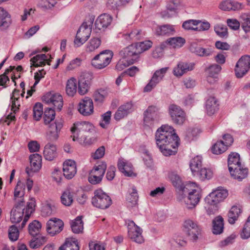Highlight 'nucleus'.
Returning a JSON list of instances; mask_svg holds the SVG:
<instances>
[{"instance_id":"59","label":"nucleus","mask_w":250,"mask_h":250,"mask_svg":"<svg viewBox=\"0 0 250 250\" xmlns=\"http://www.w3.org/2000/svg\"><path fill=\"white\" fill-rule=\"evenodd\" d=\"M181 0H170L167 5V9L174 14L177 13L179 7L181 4Z\"/></svg>"},{"instance_id":"18","label":"nucleus","mask_w":250,"mask_h":250,"mask_svg":"<svg viewBox=\"0 0 250 250\" xmlns=\"http://www.w3.org/2000/svg\"><path fill=\"white\" fill-rule=\"evenodd\" d=\"M94 21V17L91 16L82 24L77 33L78 37L81 36L86 40H88L91 34Z\"/></svg>"},{"instance_id":"61","label":"nucleus","mask_w":250,"mask_h":250,"mask_svg":"<svg viewBox=\"0 0 250 250\" xmlns=\"http://www.w3.org/2000/svg\"><path fill=\"white\" fill-rule=\"evenodd\" d=\"M199 21L190 20L185 21L182 25L183 27L187 30H196L197 28L195 27L198 25Z\"/></svg>"},{"instance_id":"50","label":"nucleus","mask_w":250,"mask_h":250,"mask_svg":"<svg viewBox=\"0 0 250 250\" xmlns=\"http://www.w3.org/2000/svg\"><path fill=\"white\" fill-rule=\"evenodd\" d=\"M228 149V147L224 145L223 141H217L212 147L211 151L215 154H220Z\"/></svg>"},{"instance_id":"22","label":"nucleus","mask_w":250,"mask_h":250,"mask_svg":"<svg viewBox=\"0 0 250 250\" xmlns=\"http://www.w3.org/2000/svg\"><path fill=\"white\" fill-rule=\"evenodd\" d=\"M134 110L133 105L131 102H127L121 105L114 114V119L117 121L126 117Z\"/></svg>"},{"instance_id":"56","label":"nucleus","mask_w":250,"mask_h":250,"mask_svg":"<svg viewBox=\"0 0 250 250\" xmlns=\"http://www.w3.org/2000/svg\"><path fill=\"white\" fill-rule=\"evenodd\" d=\"M214 31L220 38H227L228 36L227 27L223 24H217L214 26Z\"/></svg>"},{"instance_id":"38","label":"nucleus","mask_w":250,"mask_h":250,"mask_svg":"<svg viewBox=\"0 0 250 250\" xmlns=\"http://www.w3.org/2000/svg\"><path fill=\"white\" fill-rule=\"evenodd\" d=\"M242 213L241 209L237 206H233L229 211L228 216V222L231 224H233L238 219Z\"/></svg>"},{"instance_id":"39","label":"nucleus","mask_w":250,"mask_h":250,"mask_svg":"<svg viewBox=\"0 0 250 250\" xmlns=\"http://www.w3.org/2000/svg\"><path fill=\"white\" fill-rule=\"evenodd\" d=\"M66 93L70 97H73L77 91V80L75 78L72 77L67 80L66 85Z\"/></svg>"},{"instance_id":"1","label":"nucleus","mask_w":250,"mask_h":250,"mask_svg":"<svg viewBox=\"0 0 250 250\" xmlns=\"http://www.w3.org/2000/svg\"><path fill=\"white\" fill-rule=\"evenodd\" d=\"M157 146L166 156L174 155L177 151L179 138L173 127L167 125H162L155 133Z\"/></svg>"},{"instance_id":"28","label":"nucleus","mask_w":250,"mask_h":250,"mask_svg":"<svg viewBox=\"0 0 250 250\" xmlns=\"http://www.w3.org/2000/svg\"><path fill=\"white\" fill-rule=\"evenodd\" d=\"M219 7L224 11H236L242 9L244 5L242 3L237 1L225 0L220 3Z\"/></svg>"},{"instance_id":"62","label":"nucleus","mask_w":250,"mask_h":250,"mask_svg":"<svg viewBox=\"0 0 250 250\" xmlns=\"http://www.w3.org/2000/svg\"><path fill=\"white\" fill-rule=\"evenodd\" d=\"M241 236L243 239H248L250 237V216L244 226Z\"/></svg>"},{"instance_id":"5","label":"nucleus","mask_w":250,"mask_h":250,"mask_svg":"<svg viewBox=\"0 0 250 250\" xmlns=\"http://www.w3.org/2000/svg\"><path fill=\"white\" fill-rule=\"evenodd\" d=\"M92 205L99 208L105 209L112 204L110 197L102 189L95 190L94 196L92 198Z\"/></svg>"},{"instance_id":"13","label":"nucleus","mask_w":250,"mask_h":250,"mask_svg":"<svg viewBox=\"0 0 250 250\" xmlns=\"http://www.w3.org/2000/svg\"><path fill=\"white\" fill-rule=\"evenodd\" d=\"M228 195V192L226 189L218 188L208 195L205 201L210 205H215L223 201Z\"/></svg>"},{"instance_id":"57","label":"nucleus","mask_w":250,"mask_h":250,"mask_svg":"<svg viewBox=\"0 0 250 250\" xmlns=\"http://www.w3.org/2000/svg\"><path fill=\"white\" fill-rule=\"evenodd\" d=\"M48 125V130L60 132L63 126V122L61 119H56L55 121L52 122Z\"/></svg>"},{"instance_id":"42","label":"nucleus","mask_w":250,"mask_h":250,"mask_svg":"<svg viewBox=\"0 0 250 250\" xmlns=\"http://www.w3.org/2000/svg\"><path fill=\"white\" fill-rule=\"evenodd\" d=\"M128 194L126 196V201L133 207L137 204L138 196L136 188L133 186L128 190Z\"/></svg>"},{"instance_id":"29","label":"nucleus","mask_w":250,"mask_h":250,"mask_svg":"<svg viewBox=\"0 0 250 250\" xmlns=\"http://www.w3.org/2000/svg\"><path fill=\"white\" fill-rule=\"evenodd\" d=\"M118 167L120 171L124 173L125 175L129 177L136 176V174L133 172L131 164L120 160L118 163Z\"/></svg>"},{"instance_id":"27","label":"nucleus","mask_w":250,"mask_h":250,"mask_svg":"<svg viewBox=\"0 0 250 250\" xmlns=\"http://www.w3.org/2000/svg\"><path fill=\"white\" fill-rule=\"evenodd\" d=\"M112 21L111 16L107 14L101 15L95 21L96 28L99 30L106 28L109 26Z\"/></svg>"},{"instance_id":"58","label":"nucleus","mask_w":250,"mask_h":250,"mask_svg":"<svg viewBox=\"0 0 250 250\" xmlns=\"http://www.w3.org/2000/svg\"><path fill=\"white\" fill-rule=\"evenodd\" d=\"M139 54L149 49L152 45V42L150 41H146L138 42L135 44Z\"/></svg>"},{"instance_id":"32","label":"nucleus","mask_w":250,"mask_h":250,"mask_svg":"<svg viewBox=\"0 0 250 250\" xmlns=\"http://www.w3.org/2000/svg\"><path fill=\"white\" fill-rule=\"evenodd\" d=\"M190 51L200 57H207L212 55L213 51L211 48H203L198 46L191 45Z\"/></svg>"},{"instance_id":"10","label":"nucleus","mask_w":250,"mask_h":250,"mask_svg":"<svg viewBox=\"0 0 250 250\" xmlns=\"http://www.w3.org/2000/svg\"><path fill=\"white\" fill-rule=\"evenodd\" d=\"M168 67H164L158 69L154 73L148 83L144 88V92H149L163 79Z\"/></svg>"},{"instance_id":"44","label":"nucleus","mask_w":250,"mask_h":250,"mask_svg":"<svg viewBox=\"0 0 250 250\" xmlns=\"http://www.w3.org/2000/svg\"><path fill=\"white\" fill-rule=\"evenodd\" d=\"M62 203L65 206H70L73 201V192L69 189L65 190L61 197Z\"/></svg>"},{"instance_id":"20","label":"nucleus","mask_w":250,"mask_h":250,"mask_svg":"<svg viewBox=\"0 0 250 250\" xmlns=\"http://www.w3.org/2000/svg\"><path fill=\"white\" fill-rule=\"evenodd\" d=\"M30 167L26 168V171L28 175L31 172H36L39 171L42 167V156L38 153L30 155L29 157Z\"/></svg>"},{"instance_id":"51","label":"nucleus","mask_w":250,"mask_h":250,"mask_svg":"<svg viewBox=\"0 0 250 250\" xmlns=\"http://www.w3.org/2000/svg\"><path fill=\"white\" fill-rule=\"evenodd\" d=\"M101 44V40L99 38H93L86 45V51L92 52L97 49Z\"/></svg>"},{"instance_id":"16","label":"nucleus","mask_w":250,"mask_h":250,"mask_svg":"<svg viewBox=\"0 0 250 250\" xmlns=\"http://www.w3.org/2000/svg\"><path fill=\"white\" fill-rule=\"evenodd\" d=\"M63 225V222L60 219H50L46 223V231L51 236H53L62 230Z\"/></svg>"},{"instance_id":"25","label":"nucleus","mask_w":250,"mask_h":250,"mask_svg":"<svg viewBox=\"0 0 250 250\" xmlns=\"http://www.w3.org/2000/svg\"><path fill=\"white\" fill-rule=\"evenodd\" d=\"M12 23L11 16L9 12L2 7H0V28L7 29Z\"/></svg>"},{"instance_id":"23","label":"nucleus","mask_w":250,"mask_h":250,"mask_svg":"<svg viewBox=\"0 0 250 250\" xmlns=\"http://www.w3.org/2000/svg\"><path fill=\"white\" fill-rule=\"evenodd\" d=\"M63 171L65 178L68 179L72 178L77 172L75 162L72 160L65 161L63 165Z\"/></svg>"},{"instance_id":"47","label":"nucleus","mask_w":250,"mask_h":250,"mask_svg":"<svg viewBox=\"0 0 250 250\" xmlns=\"http://www.w3.org/2000/svg\"><path fill=\"white\" fill-rule=\"evenodd\" d=\"M46 241V238L45 236L38 235L36 238H33L29 242V245L32 249H35L42 245Z\"/></svg>"},{"instance_id":"3","label":"nucleus","mask_w":250,"mask_h":250,"mask_svg":"<svg viewBox=\"0 0 250 250\" xmlns=\"http://www.w3.org/2000/svg\"><path fill=\"white\" fill-rule=\"evenodd\" d=\"M201 198V189L194 183L185 185L183 191L179 195V199L183 202L188 209L194 208Z\"/></svg>"},{"instance_id":"36","label":"nucleus","mask_w":250,"mask_h":250,"mask_svg":"<svg viewBox=\"0 0 250 250\" xmlns=\"http://www.w3.org/2000/svg\"><path fill=\"white\" fill-rule=\"evenodd\" d=\"M175 30L173 25L165 24L157 28L156 32L157 35L170 36L174 34Z\"/></svg>"},{"instance_id":"31","label":"nucleus","mask_w":250,"mask_h":250,"mask_svg":"<svg viewBox=\"0 0 250 250\" xmlns=\"http://www.w3.org/2000/svg\"><path fill=\"white\" fill-rule=\"evenodd\" d=\"M218 104L214 97H209L206 103V110L209 116L213 115L218 110Z\"/></svg>"},{"instance_id":"4","label":"nucleus","mask_w":250,"mask_h":250,"mask_svg":"<svg viewBox=\"0 0 250 250\" xmlns=\"http://www.w3.org/2000/svg\"><path fill=\"white\" fill-rule=\"evenodd\" d=\"M228 165L230 175L234 179L240 181L247 177L248 170L242 166L238 153L231 152L229 155Z\"/></svg>"},{"instance_id":"54","label":"nucleus","mask_w":250,"mask_h":250,"mask_svg":"<svg viewBox=\"0 0 250 250\" xmlns=\"http://www.w3.org/2000/svg\"><path fill=\"white\" fill-rule=\"evenodd\" d=\"M221 70V67L217 64H213L209 66L206 71L208 75L210 77H213L215 78H218V74Z\"/></svg>"},{"instance_id":"63","label":"nucleus","mask_w":250,"mask_h":250,"mask_svg":"<svg viewBox=\"0 0 250 250\" xmlns=\"http://www.w3.org/2000/svg\"><path fill=\"white\" fill-rule=\"evenodd\" d=\"M8 235L9 239L13 241H15L18 239L19 232L15 225L11 226L9 228Z\"/></svg>"},{"instance_id":"7","label":"nucleus","mask_w":250,"mask_h":250,"mask_svg":"<svg viewBox=\"0 0 250 250\" xmlns=\"http://www.w3.org/2000/svg\"><path fill=\"white\" fill-rule=\"evenodd\" d=\"M184 228L190 240L195 241L198 239V235L201 234V229L196 222L191 219H187L184 223Z\"/></svg>"},{"instance_id":"6","label":"nucleus","mask_w":250,"mask_h":250,"mask_svg":"<svg viewBox=\"0 0 250 250\" xmlns=\"http://www.w3.org/2000/svg\"><path fill=\"white\" fill-rule=\"evenodd\" d=\"M112 56V52L107 50L103 51L93 59L92 64L97 69H103L109 64Z\"/></svg>"},{"instance_id":"26","label":"nucleus","mask_w":250,"mask_h":250,"mask_svg":"<svg viewBox=\"0 0 250 250\" xmlns=\"http://www.w3.org/2000/svg\"><path fill=\"white\" fill-rule=\"evenodd\" d=\"M50 58L48 59L47 56L44 54H38L31 59V67L34 66L36 67L39 66H43L47 63L50 65L52 58L50 56Z\"/></svg>"},{"instance_id":"15","label":"nucleus","mask_w":250,"mask_h":250,"mask_svg":"<svg viewBox=\"0 0 250 250\" xmlns=\"http://www.w3.org/2000/svg\"><path fill=\"white\" fill-rule=\"evenodd\" d=\"M79 112L84 116H89L94 112V105L92 100L85 97L82 99L78 104Z\"/></svg>"},{"instance_id":"52","label":"nucleus","mask_w":250,"mask_h":250,"mask_svg":"<svg viewBox=\"0 0 250 250\" xmlns=\"http://www.w3.org/2000/svg\"><path fill=\"white\" fill-rule=\"evenodd\" d=\"M196 173L201 180L210 179L212 178L213 174L211 169L206 168H201L198 171H197Z\"/></svg>"},{"instance_id":"35","label":"nucleus","mask_w":250,"mask_h":250,"mask_svg":"<svg viewBox=\"0 0 250 250\" xmlns=\"http://www.w3.org/2000/svg\"><path fill=\"white\" fill-rule=\"evenodd\" d=\"M143 36V34L141 30L134 29L130 32L124 34L123 38L127 42H130L139 40Z\"/></svg>"},{"instance_id":"43","label":"nucleus","mask_w":250,"mask_h":250,"mask_svg":"<svg viewBox=\"0 0 250 250\" xmlns=\"http://www.w3.org/2000/svg\"><path fill=\"white\" fill-rule=\"evenodd\" d=\"M185 40L180 37L170 38L166 41L167 43L171 47L174 48L181 47L185 44Z\"/></svg>"},{"instance_id":"2","label":"nucleus","mask_w":250,"mask_h":250,"mask_svg":"<svg viewBox=\"0 0 250 250\" xmlns=\"http://www.w3.org/2000/svg\"><path fill=\"white\" fill-rule=\"evenodd\" d=\"M73 141H78L82 145H89L92 143L89 138L95 131L94 125L88 122L83 121L75 123L70 129Z\"/></svg>"},{"instance_id":"49","label":"nucleus","mask_w":250,"mask_h":250,"mask_svg":"<svg viewBox=\"0 0 250 250\" xmlns=\"http://www.w3.org/2000/svg\"><path fill=\"white\" fill-rule=\"evenodd\" d=\"M55 117V112L52 108H47L45 109L43 115L44 124L47 125L53 122Z\"/></svg>"},{"instance_id":"17","label":"nucleus","mask_w":250,"mask_h":250,"mask_svg":"<svg viewBox=\"0 0 250 250\" xmlns=\"http://www.w3.org/2000/svg\"><path fill=\"white\" fill-rule=\"evenodd\" d=\"M43 101L48 104H52L59 110H61L63 105L62 97L59 93H47L43 96Z\"/></svg>"},{"instance_id":"11","label":"nucleus","mask_w":250,"mask_h":250,"mask_svg":"<svg viewBox=\"0 0 250 250\" xmlns=\"http://www.w3.org/2000/svg\"><path fill=\"white\" fill-rule=\"evenodd\" d=\"M127 228L128 235L130 239L138 244L144 242L142 229L136 225L133 221H128Z\"/></svg>"},{"instance_id":"34","label":"nucleus","mask_w":250,"mask_h":250,"mask_svg":"<svg viewBox=\"0 0 250 250\" xmlns=\"http://www.w3.org/2000/svg\"><path fill=\"white\" fill-rule=\"evenodd\" d=\"M224 219L221 216L216 217L212 220V232L214 234H220L224 230Z\"/></svg>"},{"instance_id":"41","label":"nucleus","mask_w":250,"mask_h":250,"mask_svg":"<svg viewBox=\"0 0 250 250\" xmlns=\"http://www.w3.org/2000/svg\"><path fill=\"white\" fill-rule=\"evenodd\" d=\"M56 208L53 202H46L42 207V214L43 216H50L56 212Z\"/></svg>"},{"instance_id":"24","label":"nucleus","mask_w":250,"mask_h":250,"mask_svg":"<svg viewBox=\"0 0 250 250\" xmlns=\"http://www.w3.org/2000/svg\"><path fill=\"white\" fill-rule=\"evenodd\" d=\"M158 108L154 105H150L148 107L144 113V122L145 125L149 126L152 125Z\"/></svg>"},{"instance_id":"55","label":"nucleus","mask_w":250,"mask_h":250,"mask_svg":"<svg viewBox=\"0 0 250 250\" xmlns=\"http://www.w3.org/2000/svg\"><path fill=\"white\" fill-rule=\"evenodd\" d=\"M19 92V90L15 89L11 96V100H12L11 110L14 112H15L19 109V107L20 106V103L19 100L20 97H16L17 92Z\"/></svg>"},{"instance_id":"33","label":"nucleus","mask_w":250,"mask_h":250,"mask_svg":"<svg viewBox=\"0 0 250 250\" xmlns=\"http://www.w3.org/2000/svg\"><path fill=\"white\" fill-rule=\"evenodd\" d=\"M169 178L172 185L178 190L179 193L180 194L183 191L185 185H184L180 176L174 172H171L169 174Z\"/></svg>"},{"instance_id":"37","label":"nucleus","mask_w":250,"mask_h":250,"mask_svg":"<svg viewBox=\"0 0 250 250\" xmlns=\"http://www.w3.org/2000/svg\"><path fill=\"white\" fill-rule=\"evenodd\" d=\"M35 208V201L34 200L31 199L29 202L27 203L25 208L24 217L21 225V228H23L25 226L31 214L34 211Z\"/></svg>"},{"instance_id":"9","label":"nucleus","mask_w":250,"mask_h":250,"mask_svg":"<svg viewBox=\"0 0 250 250\" xmlns=\"http://www.w3.org/2000/svg\"><path fill=\"white\" fill-rule=\"evenodd\" d=\"M250 69V56L244 55L242 56L237 62L234 72L238 78H242Z\"/></svg>"},{"instance_id":"60","label":"nucleus","mask_w":250,"mask_h":250,"mask_svg":"<svg viewBox=\"0 0 250 250\" xmlns=\"http://www.w3.org/2000/svg\"><path fill=\"white\" fill-rule=\"evenodd\" d=\"M43 113V108L42 104L36 103L33 108V117L35 120L39 121Z\"/></svg>"},{"instance_id":"48","label":"nucleus","mask_w":250,"mask_h":250,"mask_svg":"<svg viewBox=\"0 0 250 250\" xmlns=\"http://www.w3.org/2000/svg\"><path fill=\"white\" fill-rule=\"evenodd\" d=\"M41 224L37 220H34L28 226V231L29 234L34 237L37 235L41 229Z\"/></svg>"},{"instance_id":"14","label":"nucleus","mask_w":250,"mask_h":250,"mask_svg":"<svg viewBox=\"0 0 250 250\" xmlns=\"http://www.w3.org/2000/svg\"><path fill=\"white\" fill-rule=\"evenodd\" d=\"M120 55L130 63H133L138 59L140 54L135 44H132L121 50Z\"/></svg>"},{"instance_id":"45","label":"nucleus","mask_w":250,"mask_h":250,"mask_svg":"<svg viewBox=\"0 0 250 250\" xmlns=\"http://www.w3.org/2000/svg\"><path fill=\"white\" fill-rule=\"evenodd\" d=\"M202 158L201 156L197 155L192 158L190 162V168L194 175L195 173L198 171L200 167L202 166Z\"/></svg>"},{"instance_id":"21","label":"nucleus","mask_w":250,"mask_h":250,"mask_svg":"<svg viewBox=\"0 0 250 250\" xmlns=\"http://www.w3.org/2000/svg\"><path fill=\"white\" fill-rule=\"evenodd\" d=\"M23 202L19 203L11 211L10 220L12 223H18L25 214V208H23Z\"/></svg>"},{"instance_id":"53","label":"nucleus","mask_w":250,"mask_h":250,"mask_svg":"<svg viewBox=\"0 0 250 250\" xmlns=\"http://www.w3.org/2000/svg\"><path fill=\"white\" fill-rule=\"evenodd\" d=\"M106 169V163L104 162H101L97 166H95L90 172H93L96 175H101V177H103Z\"/></svg>"},{"instance_id":"12","label":"nucleus","mask_w":250,"mask_h":250,"mask_svg":"<svg viewBox=\"0 0 250 250\" xmlns=\"http://www.w3.org/2000/svg\"><path fill=\"white\" fill-rule=\"evenodd\" d=\"M92 79L93 75L91 72H85L81 75L78 89V93L81 95H84L88 92Z\"/></svg>"},{"instance_id":"64","label":"nucleus","mask_w":250,"mask_h":250,"mask_svg":"<svg viewBox=\"0 0 250 250\" xmlns=\"http://www.w3.org/2000/svg\"><path fill=\"white\" fill-rule=\"evenodd\" d=\"M111 112L107 111L102 115V121L100 123V126L103 128H106L109 124L111 119Z\"/></svg>"},{"instance_id":"30","label":"nucleus","mask_w":250,"mask_h":250,"mask_svg":"<svg viewBox=\"0 0 250 250\" xmlns=\"http://www.w3.org/2000/svg\"><path fill=\"white\" fill-rule=\"evenodd\" d=\"M57 147L55 145L48 143L45 146L43 155L46 160L52 161L57 156Z\"/></svg>"},{"instance_id":"40","label":"nucleus","mask_w":250,"mask_h":250,"mask_svg":"<svg viewBox=\"0 0 250 250\" xmlns=\"http://www.w3.org/2000/svg\"><path fill=\"white\" fill-rule=\"evenodd\" d=\"M59 250H79L78 242L75 239H67L65 243L59 248Z\"/></svg>"},{"instance_id":"8","label":"nucleus","mask_w":250,"mask_h":250,"mask_svg":"<svg viewBox=\"0 0 250 250\" xmlns=\"http://www.w3.org/2000/svg\"><path fill=\"white\" fill-rule=\"evenodd\" d=\"M168 113L172 121L175 124L182 125L186 120L184 111L176 104H170L168 107Z\"/></svg>"},{"instance_id":"19","label":"nucleus","mask_w":250,"mask_h":250,"mask_svg":"<svg viewBox=\"0 0 250 250\" xmlns=\"http://www.w3.org/2000/svg\"><path fill=\"white\" fill-rule=\"evenodd\" d=\"M193 62H179L173 70V74L177 77H180L184 74L192 70L194 68Z\"/></svg>"},{"instance_id":"46","label":"nucleus","mask_w":250,"mask_h":250,"mask_svg":"<svg viewBox=\"0 0 250 250\" xmlns=\"http://www.w3.org/2000/svg\"><path fill=\"white\" fill-rule=\"evenodd\" d=\"M71 227L72 231L75 233H79L82 232L83 227L82 217L78 216L71 223Z\"/></svg>"}]
</instances>
